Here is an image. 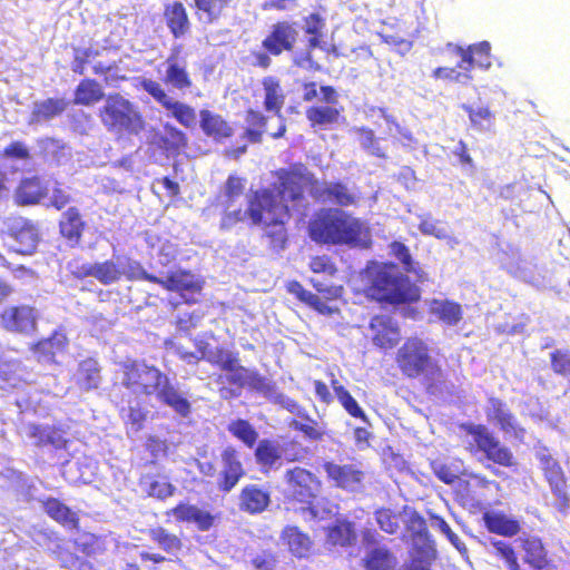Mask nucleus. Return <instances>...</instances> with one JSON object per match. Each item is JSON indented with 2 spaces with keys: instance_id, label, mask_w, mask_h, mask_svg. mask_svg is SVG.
I'll return each mask as SVG.
<instances>
[{
  "instance_id": "obj_1",
  "label": "nucleus",
  "mask_w": 570,
  "mask_h": 570,
  "mask_svg": "<svg viewBox=\"0 0 570 570\" xmlns=\"http://www.w3.org/2000/svg\"><path fill=\"white\" fill-rule=\"evenodd\" d=\"M244 189V179L237 176L228 177L217 196L218 206L225 210L222 227L229 228L247 217L255 225H283L291 210L288 202L293 203L292 208L295 209L303 200L302 187L287 178L281 184V188L256 191L248 199L247 209L243 210L238 202L243 198Z\"/></svg>"
},
{
  "instance_id": "obj_2",
  "label": "nucleus",
  "mask_w": 570,
  "mask_h": 570,
  "mask_svg": "<svg viewBox=\"0 0 570 570\" xmlns=\"http://www.w3.org/2000/svg\"><path fill=\"white\" fill-rule=\"evenodd\" d=\"M121 384L138 395H155L175 413L186 417L191 412L189 393L179 389L167 374L144 361H126L121 365Z\"/></svg>"
},
{
  "instance_id": "obj_3",
  "label": "nucleus",
  "mask_w": 570,
  "mask_h": 570,
  "mask_svg": "<svg viewBox=\"0 0 570 570\" xmlns=\"http://www.w3.org/2000/svg\"><path fill=\"white\" fill-rule=\"evenodd\" d=\"M311 238L317 243L366 247L370 229L364 222L340 209H328L309 226Z\"/></svg>"
},
{
  "instance_id": "obj_4",
  "label": "nucleus",
  "mask_w": 570,
  "mask_h": 570,
  "mask_svg": "<svg viewBox=\"0 0 570 570\" xmlns=\"http://www.w3.org/2000/svg\"><path fill=\"white\" fill-rule=\"evenodd\" d=\"M366 275L368 295L376 301L399 305L420 298L419 287L395 264L374 263L367 267Z\"/></svg>"
},
{
  "instance_id": "obj_5",
  "label": "nucleus",
  "mask_w": 570,
  "mask_h": 570,
  "mask_svg": "<svg viewBox=\"0 0 570 570\" xmlns=\"http://www.w3.org/2000/svg\"><path fill=\"white\" fill-rule=\"evenodd\" d=\"M99 116L110 131L138 135L145 128V121L137 107L119 94L106 98Z\"/></svg>"
},
{
  "instance_id": "obj_6",
  "label": "nucleus",
  "mask_w": 570,
  "mask_h": 570,
  "mask_svg": "<svg viewBox=\"0 0 570 570\" xmlns=\"http://www.w3.org/2000/svg\"><path fill=\"white\" fill-rule=\"evenodd\" d=\"M20 433L31 443V445L37 448H49L55 451H68L69 446L73 442V435L70 428L65 423H28L21 426Z\"/></svg>"
},
{
  "instance_id": "obj_7",
  "label": "nucleus",
  "mask_w": 570,
  "mask_h": 570,
  "mask_svg": "<svg viewBox=\"0 0 570 570\" xmlns=\"http://www.w3.org/2000/svg\"><path fill=\"white\" fill-rule=\"evenodd\" d=\"M284 482L287 497L301 503H311L322 488L318 478L301 466L287 469L284 473Z\"/></svg>"
},
{
  "instance_id": "obj_8",
  "label": "nucleus",
  "mask_w": 570,
  "mask_h": 570,
  "mask_svg": "<svg viewBox=\"0 0 570 570\" xmlns=\"http://www.w3.org/2000/svg\"><path fill=\"white\" fill-rule=\"evenodd\" d=\"M397 364L402 372L416 377L420 374H433L434 367L428 354L426 345L417 340H409L397 352Z\"/></svg>"
},
{
  "instance_id": "obj_9",
  "label": "nucleus",
  "mask_w": 570,
  "mask_h": 570,
  "mask_svg": "<svg viewBox=\"0 0 570 570\" xmlns=\"http://www.w3.org/2000/svg\"><path fill=\"white\" fill-rule=\"evenodd\" d=\"M469 434L488 460L502 466H512L515 464L511 450L501 444L488 428L483 425H472L469 430Z\"/></svg>"
},
{
  "instance_id": "obj_10",
  "label": "nucleus",
  "mask_w": 570,
  "mask_h": 570,
  "mask_svg": "<svg viewBox=\"0 0 570 570\" xmlns=\"http://www.w3.org/2000/svg\"><path fill=\"white\" fill-rule=\"evenodd\" d=\"M298 31L295 23L281 21L272 26L271 32L263 40V48L273 56L284 51H292L297 41Z\"/></svg>"
},
{
  "instance_id": "obj_11",
  "label": "nucleus",
  "mask_w": 570,
  "mask_h": 570,
  "mask_svg": "<svg viewBox=\"0 0 570 570\" xmlns=\"http://www.w3.org/2000/svg\"><path fill=\"white\" fill-rule=\"evenodd\" d=\"M246 122L248 125L246 136L252 142L261 141L264 132L269 134L273 138H279L286 130L284 120L279 115L266 118L258 111L249 110Z\"/></svg>"
},
{
  "instance_id": "obj_12",
  "label": "nucleus",
  "mask_w": 570,
  "mask_h": 570,
  "mask_svg": "<svg viewBox=\"0 0 570 570\" xmlns=\"http://www.w3.org/2000/svg\"><path fill=\"white\" fill-rule=\"evenodd\" d=\"M368 335L373 344L381 348H392L400 341L397 324L386 315L374 316L368 326Z\"/></svg>"
},
{
  "instance_id": "obj_13",
  "label": "nucleus",
  "mask_w": 570,
  "mask_h": 570,
  "mask_svg": "<svg viewBox=\"0 0 570 570\" xmlns=\"http://www.w3.org/2000/svg\"><path fill=\"white\" fill-rule=\"evenodd\" d=\"M324 470L338 488L352 492L358 491L362 488L364 473L355 464L338 465L333 462H326Z\"/></svg>"
},
{
  "instance_id": "obj_14",
  "label": "nucleus",
  "mask_w": 570,
  "mask_h": 570,
  "mask_svg": "<svg viewBox=\"0 0 570 570\" xmlns=\"http://www.w3.org/2000/svg\"><path fill=\"white\" fill-rule=\"evenodd\" d=\"M10 236L16 242L11 247L20 254H32L39 242L38 229L23 218H16L12 222Z\"/></svg>"
},
{
  "instance_id": "obj_15",
  "label": "nucleus",
  "mask_w": 570,
  "mask_h": 570,
  "mask_svg": "<svg viewBox=\"0 0 570 570\" xmlns=\"http://www.w3.org/2000/svg\"><path fill=\"white\" fill-rule=\"evenodd\" d=\"M448 47L453 48L455 53L462 58L461 62L459 63V68L461 69L468 71L474 66L481 68H489L491 66L489 60L490 43L488 41L469 46L466 50L460 46H453L452 43H449Z\"/></svg>"
},
{
  "instance_id": "obj_16",
  "label": "nucleus",
  "mask_w": 570,
  "mask_h": 570,
  "mask_svg": "<svg viewBox=\"0 0 570 570\" xmlns=\"http://www.w3.org/2000/svg\"><path fill=\"white\" fill-rule=\"evenodd\" d=\"M118 257L112 256L111 259L95 263V264H82L77 272L80 277L91 276L105 285L112 284L120 279Z\"/></svg>"
},
{
  "instance_id": "obj_17",
  "label": "nucleus",
  "mask_w": 570,
  "mask_h": 570,
  "mask_svg": "<svg viewBox=\"0 0 570 570\" xmlns=\"http://www.w3.org/2000/svg\"><path fill=\"white\" fill-rule=\"evenodd\" d=\"M269 503V492L257 484H248L240 491L238 507L244 512L250 514L262 513L268 508Z\"/></svg>"
},
{
  "instance_id": "obj_18",
  "label": "nucleus",
  "mask_w": 570,
  "mask_h": 570,
  "mask_svg": "<svg viewBox=\"0 0 570 570\" xmlns=\"http://www.w3.org/2000/svg\"><path fill=\"white\" fill-rule=\"evenodd\" d=\"M223 480L219 482V489L229 492L244 474L243 465L238 459L237 452L233 448H226L222 453Z\"/></svg>"
},
{
  "instance_id": "obj_19",
  "label": "nucleus",
  "mask_w": 570,
  "mask_h": 570,
  "mask_svg": "<svg viewBox=\"0 0 570 570\" xmlns=\"http://www.w3.org/2000/svg\"><path fill=\"white\" fill-rule=\"evenodd\" d=\"M2 321L10 331L29 333L36 326V312L29 306L11 307L4 311Z\"/></svg>"
},
{
  "instance_id": "obj_20",
  "label": "nucleus",
  "mask_w": 570,
  "mask_h": 570,
  "mask_svg": "<svg viewBox=\"0 0 570 570\" xmlns=\"http://www.w3.org/2000/svg\"><path fill=\"white\" fill-rule=\"evenodd\" d=\"M154 283L161 285L168 291L179 293H196L202 288L198 278L190 272L183 269L170 272L166 277H158V281Z\"/></svg>"
},
{
  "instance_id": "obj_21",
  "label": "nucleus",
  "mask_w": 570,
  "mask_h": 570,
  "mask_svg": "<svg viewBox=\"0 0 570 570\" xmlns=\"http://www.w3.org/2000/svg\"><path fill=\"white\" fill-rule=\"evenodd\" d=\"M164 16L167 27L175 38H180L188 32L190 22L181 2L174 1L168 3L165 8Z\"/></svg>"
},
{
  "instance_id": "obj_22",
  "label": "nucleus",
  "mask_w": 570,
  "mask_h": 570,
  "mask_svg": "<svg viewBox=\"0 0 570 570\" xmlns=\"http://www.w3.org/2000/svg\"><path fill=\"white\" fill-rule=\"evenodd\" d=\"M362 561L366 570H395L399 563L393 552L379 546L368 548Z\"/></svg>"
},
{
  "instance_id": "obj_23",
  "label": "nucleus",
  "mask_w": 570,
  "mask_h": 570,
  "mask_svg": "<svg viewBox=\"0 0 570 570\" xmlns=\"http://www.w3.org/2000/svg\"><path fill=\"white\" fill-rule=\"evenodd\" d=\"M75 382L86 392L97 389L101 382L98 362L91 357L81 361L75 373Z\"/></svg>"
},
{
  "instance_id": "obj_24",
  "label": "nucleus",
  "mask_w": 570,
  "mask_h": 570,
  "mask_svg": "<svg viewBox=\"0 0 570 570\" xmlns=\"http://www.w3.org/2000/svg\"><path fill=\"white\" fill-rule=\"evenodd\" d=\"M200 127L203 131L215 140H222L233 135V128L217 114L209 110L200 111Z\"/></svg>"
},
{
  "instance_id": "obj_25",
  "label": "nucleus",
  "mask_w": 570,
  "mask_h": 570,
  "mask_svg": "<svg viewBox=\"0 0 570 570\" xmlns=\"http://www.w3.org/2000/svg\"><path fill=\"white\" fill-rule=\"evenodd\" d=\"M283 544L297 558L307 557L312 549V540L309 537L296 527H286L281 535Z\"/></svg>"
},
{
  "instance_id": "obj_26",
  "label": "nucleus",
  "mask_w": 570,
  "mask_h": 570,
  "mask_svg": "<svg viewBox=\"0 0 570 570\" xmlns=\"http://www.w3.org/2000/svg\"><path fill=\"white\" fill-rule=\"evenodd\" d=\"M283 449L279 443L271 440H261L256 450L255 458L264 472L278 468L277 463L282 459Z\"/></svg>"
},
{
  "instance_id": "obj_27",
  "label": "nucleus",
  "mask_w": 570,
  "mask_h": 570,
  "mask_svg": "<svg viewBox=\"0 0 570 570\" xmlns=\"http://www.w3.org/2000/svg\"><path fill=\"white\" fill-rule=\"evenodd\" d=\"M316 193H320V197H323L325 202L340 206L355 205L358 200V196L353 189L340 183L325 184L322 191L316 189Z\"/></svg>"
},
{
  "instance_id": "obj_28",
  "label": "nucleus",
  "mask_w": 570,
  "mask_h": 570,
  "mask_svg": "<svg viewBox=\"0 0 570 570\" xmlns=\"http://www.w3.org/2000/svg\"><path fill=\"white\" fill-rule=\"evenodd\" d=\"M41 503L46 513L55 521L68 529L78 528L79 519L77 514L58 499L49 498L46 501H41Z\"/></svg>"
},
{
  "instance_id": "obj_29",
  "label": "nucleus",
  "mask_w": 570,
  "mask_h": 570,
  "mask_svg": "<svg viewBox=\"0 0 570 570\" xmlns=\"http://www.w3.org/2000/svg\"><path fill=\"white\" fill-rule=\"evenodd\" d=\"M178 521L194 522L197 527L205 531L213 525V517L204 510L195 505L179 504L170 511Z\"/></svg>"
},
{
  "instance_id": "obj_30",
  "label": "nucleus",
  "mask_w": 570,
  "mask_h": 570,
  "mask_svg": "<svg viewBox=\"0 0 570 570\" xmlns=\"http://www.w3.org/2000/svg\"><path fill=\"white\" fill-rule=\"evenodd\" d=\"M67 101L62 98H48L36 101L32 107L31 122L50 120L67 109Z\"/></svg>"
},
{
  "instance_id": "obj_31",
  "label": "nucleus",
  "mask_w": 570,
  "mask_h": 570,
  "mask_svg": "<svg viewBox=\"0 0 570 570\" xmlns=\"http://www.w3.org/2000/svg\"><path fill=\"white\" fill-rule=\"evenodd\" d=\"M483 520L489 531L497 534L512 537L520 531L519 521L500 512H487Z\"/></svg>"
},
{
  "instance_id": "obj_32",
  "label": "nucleus",
  "mask_w": 570,
  "mask_h": 570,
  "mask_svg": "<svg viewBox=\"0 0 570 570\" xmlns=\"http://www.w3.org/2000/svg\"><path fill=\"white\" fill-rule=\"evenodd\" d=\"M429 311L432 315L450 326L456 325L462 320L461 305L448 299L431 301Z\"/></svg>"
},
{
  "instance_id": "obj_33",
  "label": "nucleus",
  "mask_w": 570,
  "mask_h": 570,
  "mask_svg": "<svg viewBox=\"0 0 570 570\" xmlns=\"http://www.w3.org/2000/svg\"><path fill=\"white\" fill-rule=\"evenodd\" d=\"M105 97L102 87L94 79H83L75 90V105L92 106Z\"/></svg>"
},
{
  "instance_id": "obj_34",
  "label": "nucleus",
  "mask_w": 570,
  "mask_h": 570,
  "mask_svg": "<svg viewBox=\"0 0 570 570\" xmlns=\"http://www.w3.org/2000/svg\"><path fill=\"white\" fill-rule=\"evenodd\" d=\"M85 223L77 208L70 207L62 214L60 220V233L70 242L77 244L81 237Z\"/></svg>"
},
{
  "instance_id": "obj_35",
  "label": "nucleus",
  "mask_w": 570,
  "mask_h": 570,
  "mask_svg": "<svg viewBox=\"0 0 570 570\" xmlns=\"http://www.w3.org/2000/svg\"><path fill=\"white\" fill-rule=\"evenodd\" d=\"M546 470V478L558 499V504L561 509L568 507V498L564 491L566 481L561 468L554 461H548Z\"/></svg>"
},
{
  "instance_id": "obj_36",
  "label": "nucleus",
  "mask_w": 570,
  "mask_h": 570,
  "mask_svg": "<svg viewBox=\"0 0 570 570\" xmlns=\"http://www.w3.org/2000/svg\"><path fill=\"white\" fill-rule=\"evenodd\" d=\"M419 229L424 235L434 236L438 239L446 240L451 248H454L459 244V240L450 234L446 224L434 219L431 216L421 217Z\"/></svg>"
},
{
  "instance_id": "obj_37",
  "label": "nucleus",
  "mask_w": 570,
  "mask_h": 570,
  "mask_svg": "<svg viewBox=\"0 0 570 570\" xmlns=\"http://www.w3.org/2000/svg\"><path fill=\"white\" fill-rule=\"evenodd\" d=\"M165 73V82L178 90L187 89L191 86V81L184 66H180L176 56H170L167 61Z\"/></svg>"
},
{
  "instance_id": "obj_38",
  "label": "nucleus",
  "mask_w": 570,
  "mask_h": 570,
  "mask_svg": "<svg viewBox=\"0 0 570 570\" xmlns=\"http://www.w3.org/2000/svg\"><path fill=\"white\" fill-rule=\"evenodd\" d=\"M489 420L497 422L504 432H511L515 429L513 415L507 410L505 405L498 399H490L487 407Z\"/></svg>"
},
{
  "instance_id": "obj_39",
  "label": "nucleus",
  "mask_w": 570,
  "mask_h": 570,
  "mask_svg": "<svg viewBox=\"0 0 570 570\" xmlns=\"http://www.w3.org/2000/svg\"><path fill=\"white\" fill-rule=\"evenodd\" d=\"M46 191L47 187L42 186L38 177L26 178L17 189V198L22 204H33L43 197Z\"/></svg>"
},
{
  "instance_id": "obj_40",
  "label": "nucleus",
  "mask_w": 570,
  "mask_h": 570,
  "mask_svg": "<svg viewBox=\"0 0 570 570\" xmlns=\"http://www.w3.org/2000/svg\"><path fill=\"white\" fill-rule=\"evenodd\" d=\"M361 148L371 156L386 158L385 150L380 145V139L375 137L374 131L366 127H355L351 130Z\"/></svg>"
},
{
  "instance_id": "obj_41",
  "label": "nucleus",
  "mask_w": 570,
  "mask_h": 570,
  "mask_svg": "<svg viewBox=\"0 0 570 570\" xmlns=\"http://www.w3.org/2000/svg\"><path fill=\"white\" fill-rule=\"evenodd\" d=\"M119 264L120 277L125 276L126 278L132 279H145L148 282L158 281V277L147 273L144 267L137 261H134L127 256H117Z\"/></svg>"
},
{
  "instance_id": "obj_42",
  "label": "nucleus",
  "mask_w": 570,
  "mask_h": 570,
  "mask_svg": "<svg viewBox=\"0 0 570 570\" xmlns=\"http://www.w3.org/2000/svg\"><path fill=\"white\" fill-rule=\"evenodd\" d=\"M263 87L265 90V108L268 111H275L278 115L283 104L284 96L279 86V81L274 77H266L263 80Z\"/></svg>"
},
{
  "instance_id": "obj_43",
  "label": "nucleus",
  "mask_w": 570,
  "mask_h": 570,
  "mask_svg": "<svg viewBox=\"0 0 570 570\" xmlns=\"http://www.w3.org/2000/svg\"><path fill=\"white\" fill-rule=\"evenodd\" d=\"M67 345V337L62 333H55L51 337L40 341L35 348L39 360L52 361L56 353L62 351Z\"/></svg>"
},
{
  "instance_id": "obj_44",
  "label": "nucleus",
  "mask_w": 570,
  "mask_h": 570,
  "mask_svg": "<svg viewBox=\"0 0 570 570\" xmlns=\"http://www.w3.org/2000/svg\"><path fill=\"white\" fill-rule=\"evenodd\" d=\"M525 552L524 561L535 569H542L547 566V553L541 540L529 538L523 541Z\"/></svg>"
},
{
  "instance_id": "obj_45",
  "label": "nucleus",
  "mask_w": 570,
  "mask_h": 570,
  "mask_svg": "<svg viewBox=\"0 0 570 570\" xmlns=\"http://www.w3.org/2000/svg\"><path fill=\"white\" fill-rule=\"evenodd\" d=\"M30 537L32 541L49 551L56 552L61 548L62 540L58 534L43 527H32L30 530Z\"/></svg>"
},
{
  "instance_id": "obj_46",
  "label": "nucleus",
  "mask_w": 570,
  "mask_h": 570,
  "mask_svg": "<svg viewBox=\"0 0 570 570\" xmlns=\"http://www.w3.org/2000/svg\"><path fill=\"white\" fill-rule=\"evenodd\" d=\"M390 253L395 256L404 266V269L407 273H414L415 274V281L416 282H423L425 277V273L421 267H415L412 257L410 255V252L407 247L400 243V242H393L390 245Z\"/></svg>"
},
{
  "instance_id": "obj_47",
  "label": "nucleus",
  "mask_w": 570,
  "mask_h": 570,
  "mask_svg": "<svg viewBox=\"0 0 570 570\" xmlns=\"http://www.w3.org/2000/svg\"><path fill=\"white\" fill-rule=\"evenodd\" d=\"M173 118L186 128H195L197 124V115L193 107L180 102L176 99L166 109Z\"/></svg>"
},
{
  "instance_id": "obj_48",
  "label": "nucleus",
  "mask_w": 570,
  "mask_h": 570,
  "mask_svg": "<svg viewBox=\"0 0 570 570\" xmlns=\"http://www.w3.org/2000/svg\"><path fill=\"white\" fill-rule=\"evenodd\" d=\"M202 357L212 364L219 365L225 371L234 370L235 364L238 362L237 356L233 352L224 348L208 350L205 347L202 351Z\"/></svg>"
},
{
  "instance_id": "obj_49",
  "label": "nucleus",
  "mask_w": 570,
  "mask_h": 570,
  "mask_svg": "<svg viewBox=\"0 0 570 570\" xmlns=\"http://www.w3.org/2000/svg\"><path fill=\"white\" fill-rule=\"evenodd\" d=\"M327 538L333 544H351L356 538L354 525L347 521H338L328 529Z\"/></svg>"
},
{
  "instance_id": "obj_50",
  "label": "nucleus",
  "mask_w": 570,
  "mask_h": 570,
  "mask_svg": "<svg viewBox=\"0 0 570 570\" xmlns=\"http://www.w3.org/2000/svg\"><path fill=\"white\" fill-rule=\"evenodd\" d=\"M306 117L313 125H331L337 121L340 111L330 106L311 107L306 111Z\"/></svg>"
},
{
  "instance_id": "obj_51",
  "label": "nucleus",
  "mask_w": 570,
  "mask_h": 570,
  "mask_svg": "<svg viewBox=\"0 0 570 570\" xmlns=\"http://www.w3.org/2000/svg\"><path fill=\"white\" fill-rule=\"evenodd\" d=\"M463 108L468 111L469 118L473 126H475L479 130L490 131L493 127V115L489 108L480 107L474 109L470 106H463Z\"/></svg>"
},
{
  "instance_id": "obj_52",
  "label": "nucleus",
  "mask_w": 570,
  "mask_h": 570,
  "mask_svg": "<svg viewBox=\"0 0 570 570\" xmlns=\"http://www.w3.org/2000/svg\"><path fill=\"white\" fill-rule=\"evenodd\" d=\"M434 559L435 550L411 552L410 562L402 566L400 570H431V564Z\"/></svg>"
},
{
  "instance_id": "obj_53",
  "label": "nucleus",
  "mask_w": 570,
  "mask_h": 570,
  "mask_svg": "<svg viewBox=\"0 0 570 570\" xmlns=\"http://www.w3.org/2000/svg\"><path fill=\"white\" fill-rule=\"evenodd\" d=\"M229 432L242 440L246 445L253 446L258 434L254 428L245 420H237L229 425Z\"/></svg>"
},
{
  "instance_id": "obj_54",
  "label": "nucleus",
  "mask_w": 570,
  "mask_h": 570,
  "mask_svg": "<svg viewBox=\"0 0 570 570\" xmlns=\"http://www.w3.org/2000/svg\"><path fill=\"white\" fill-rule=\"evenodd\" d=\"M141 87L145 91H147L158 104H160L165 109L173 102L175 98L170 97L160 83L154 81L151 79H144L141 81Z\"/></svg>"
},
{
  "instance_id": "obj_55",
  "label": "nucleus",
  "mask_w": 570,
  "mask_h": 570,
  "mask_svg": "<svg viewBox=\"0 0 570 570\" xmlns=\"http://www.w3.org/2000/svg\"><path fill=\"white\" fill-rule=\"evenodd\" d=\"M145 490L150 497L157 499H166L173 495L175 487L165 480H150L144 481Z\"/></svg>"
},
{
  "instance_id": "obj_56",
  "label": "nucleus",
  "mask_w": 570,
  "mask_h": 570,
  "mask_svg": "<svg viewBox=\"0 0 570 570\" xmlns=\"http://www.w3.org/2000/svg\"><path fill=\"white\" fill-rule=\"evenodd\" d=\"M150 538L155 542H157L164 550L169 552L178 550L180 547L179 539L176 535L168 533L163 528L151 529Z\"/></svg>"
},
{
  "instance_id": "obj_57",
  "label": "nucleus",
  "mask_w": 570,
  "mask_h": 570,
  "mask_svg": "<svg viewBox=\"0 0 570 570\" xmlns=\"http://www.w3.org/2000/svg\"><path fill=\"white\" fill-rule=\"evenodd\" d=\"M336 397L343 407L354 417H361L366 421L363 410L360 407L355 399L348 393L345 387H336Z\"/></svg>"
},
{
  "instance_id": "obj_58",
  "label": "nucleus",
  "mask_w": 570,
  "mask_h": 570,
  "mask_svg": "<svg viewBox=\"0 0 570 570\" xmlns=\"http://www.w3.org/2000/svg\"><path fill=\"white\" fill-rule=\"evenodd\" d=\"M247 386L262 393L264 396L268 397L269 400L273 397V395L277 391V387L274 382L262 376L256 371H254V373L250 374Z\"/></svg>"
},
{
  "instance_id": "obj_59",
  "label": "nucleus",
  "mask_w": 570,
  "mask_h": 570,
  "mask_svg": "<svg viewBox=\"0 0 570 570\" xmlns=\"http://www.w3.org/2000/svg\"><path fill=\"white\" fill-rule=\"evenodd\" d=\"M165 138L164 141L169 149L179 150L187 146V136L173 125H165Z\"/></svg>"
},
{
  "instance_id": "obj_60",
  "label": "nucleus",
  "mask_w": 570,
  "mask_h": 570,
  "mask_svg": "<svg viewBox=\"0 0 570 570\" xmlns=\"http://www.w3.org/2000/svg\"><path fill=\"white\" fill-rule=\"evenodd\" d=\"M232 0H195L198 10L207 14L212 21L220 16L223 10L230 3Z\"/></svg>"
},
{
  "instance_id": "obj_61",
  "label": "nucleus",
  "mask_w": 570,
  "mask_h": 570,
  "mask_svg": "<svg viewBox=\"0 0 570 570\" xmlns=\"http://www.w3.org/2000/svg\"><path fill=\"white\" fill-rule=\"evenodd\" d=\"M431 525L440 530L449 541L458 549L462 554L466 553L468 549L460 538L451 530L450 525L440 517H433L431 519Z\"/></svg>"
},
{
  "instance_id": "obj_62",
  "label": "nucleus",
  "mask_w": 570,
  "mask_h": 570,
  "mask_svg": "<svg viewBox=\"0 0 570 570\" xmlns=\"http://www.w3.org/2000/svg\"><path fill=\"white\" fill-rule=\"evenodd\" d=\"M495 553L500 556L507 563L510 570H520V566L517 561L513 549L504 541L494 540L491 541Z\"/></svg>"
},
{
  "instance_id": "obj_63",
  "label": "nucleus",
  "mask_w": 570,
  "mask_h": 570,
  "mask_svg": "<svg viewBox=\"0 0 570 570\" xmlns=\"http://www.w3.org/2000/svg\"><path fill=\"white\" fill-rule=\"evenodd\" d=\"M375 519L380 528L386 533L394 534L400 528L397 517L390 510L376 511Z\"/></svg>"
},
{
  "instance_id": "obj_64",
  "label": "nucleus",
  "mask_w": 570,
  "mask_h": 570,
  "mask_svg": "<svg viewBox=\"0 0 570 570\" xmlns=\"http://www.w3.org/2000/svg\"><path fill=\"white\" fill-rule=\"evenodd\" d=\"M147 411L142 409L138 401L129 403L127 413V423L130 424L132 431L137 432L141 429L142 422L146 420Z\"/></svg>"
}]
</instances>
